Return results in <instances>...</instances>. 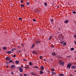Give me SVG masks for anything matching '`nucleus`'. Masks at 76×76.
<instances>
[{"label": "nucleus", "instance_id": "obj_41", "mask_svg": "<svg viewBox=\"0 0 76 76\" xmlns=\"http://www.w3.org/2000/svg\"><path fill=\"white\" fill-rule=\"evenodd\" d=\"M11 75H13V72H11Z\"/></svg>", "mask_w": 76, "mask_h": 76}, {"label": "nucleus", "instance_id": "obj_6", "mask_svg": "<svg viewBox=\"0 0 76 76\" xmlns=\"http://www.w3.org/2000/svg\"><path fill=\"white\" fill-rule=\"evenodd\" d=\"M69 22V20H67L64 22V23H67Z\"/></svg>", "mask_w": 76, "mask_h": 76}, {"label": "nucleus", "instance_id": "obj_40", "mask_svg": "<svg viewBox=\"0 0 76 76\" xmlns=\"http://www.w3.org/2000/svg\"><path fill=\"white\" fill-rule=\"evenodd\" d=\"M23 75L24 76H27V75L26 74H23Z\"/></svg>", "mask_w": 76, "mask_h": 76}, {"label": "nucleus", "instance_id": "obj_30", "mask_svg": "<svg viewBox=\"0 0 76 76\" xmlns=\"http://www.w3.org/2000/svg\"><path fill=\"white\" fill-rule=\"evenodd\" d=\"M57 57H58V58H61V57H60V56H57Z\"/></svg>", "mask_w": 76, "mask_h": 76}, {"label": "nucleus", "instance_id": "obj_44", "mask_svg": "<svg viewBox=\"0 0 76 76\" xmlns=\"http://www.w3.org/2000/svg\"><path fill=\"white\" fill-rule=\"evenodd\" d=\"M13 57H16V55H13Z\"/></svg>", "mask_w": 76, "mask_h": 76}, {"label": "nucleus", "instance_id": "obj_12", "mask_svg": "<svg viewBox=\"0 0 76 76\" xmlns=\"http://www.w3.org/2000/svg\"><path fill=\"white\" fill-rule=\"evenodd\" d=\"M39 73H40V74H43V73H44V72H43V71H40L39 72Z\"/></svg>", "mask_w": 76, "mask_h": 76}, {"label": "nucleus", "instance_id": "obj_1", "mask_svg": "<svg viewBox=\"0 0 76 76\" xmlns=\"http://www.w3.org/2000/svg\"><path fill=\"white\" fill-rule=\"evenodd\" d=\"M71 66H72V64L70 63H68L67 65V68H68V69H69L71 67Z\"/></svg>", "mask_w": 76, "mask_h": 76}, {"label": "nucleus", "instance_id": "obj_52", "mask_svg": "<svg viewBox=\"0 0 76 76\" xmlns=\"http://www.w3.org/2000/svg\"><path fill=\"white\" fill-rule=\"evenodd\" d=\"M44 61H46L47 60L45 59H44Z\"/></svg>", "mask_w": 76, "mask_h": 76}, {"label": "nucleus", "instance_id": "obj_34", "mask_svg": "<svg viewBox=\"0 0 76 76\" xmlns=\"http://www.w3.org/2000/svg\"><path fill=\"white\" fill-rule=\"evenodd\" d=\"M20 2H21V3H23V1H22V0H21Z\"/></svg>", "mask_w": 76, "mask_h": 76}, {"label": "nucleus", "instance_id": "obj_14", "mask_svg": "<svg viewBox=\"0 0 76 76\" xmlns=\"http://www.w3.org/2000/svg\"><path fill=\"white\" fill-rule=\"evenodd\" d=\"M7 54H11V53H12V52L10 51H7Z\"/></svg>", "mask_w": 76, "mask_h": 76}, {"label": "nucleus", "instance_id": "obj_60", "mask_svg": "<svg viewBox=\"0 0 76 76\" xmlns=\"http://www.w3.org/2000/svg\"><path fill=\"white\" fill-rule=\"evenodd\" d=\"M7 68H8V67H9V66H7Z\"/></svg>", "mask_w": 76, "mask_h": 76}, {"label": "nucleus", "instance_id": "obj_46", "mask_svg": "<svg viewBox=\"0 0 76 76\" xmlns=\"http://www.w3.org/2000/svg\"><path fill=\"white\" fill-rule=\"evenodd\" d=\"M60 44H63V42H60Z\"/></svg>", "mask_w": 76, "mask_h": 76}, {"label": "nucleus", "instance_id": "obj_38", "mask_svg": "<svg viewBox=\"0 0 76 76\" xmlns=\"http://www.w3.org/2000/svg\"><path fill=\"white\" fill-rule=\"evenodd\" d=\"M74 37L75 38H76V35H74Z\"/></svg>", "mask_w": 76, "mask_h": 76}, {"label": "nucleus", "instance_id": "obj_20", "mask_svg": "<svg viewBox=\"0 0 76 76\" xmlns=\"http://www.w3.org/2000/svg\"><path fill=\"white\" fill-rule=\"evenodd\" d=\"M59 75L60 76H64V74L60 73L59 74Z\"/></svg>", "mask_w": 76, "mask_h": 76}, {"label": "nucleus", "instance_id": "obj_28", "mask_svg": "<svg viewBox=\"0 0 76 76\" xmlns=\"http://www.w3.org/2000/svg\"><path fill=\"white\" fill-rule=\"evenodd\" d=\"M51 71H54L55 70H54V68H52V69H51Z\"/></svg>", "mask_w": 76, "mask_h": 76}, {"label": "nucleus", "instance_id": "obj_55", "mask_svg": "<svg viewBox=\"0 0 76 76\" xmlns=\"http://www.w3.org/2000/svg\"><path fill=\"white\" fill-rule=\"evenodd\" d=\"M21 46H22V47H23V46H24L23 44H22Z\"/></svg>", "mask_w": 76, "mask_h": 76}, {"label": "nucleus", "instance_id": "obj_3", "mask_svg": "<svg viewBox=\"0 0 76 76\" xmlns=\"http://www.w3.org/2000/svg\"><path fill=\"white\" fill-rule=\"evenodd\" d=\"M18 69L19 70L20 72H23V69L21 68V67H19Z\"/></svg>", "mask_w": 76, "mask_h": 76}, {"label": "nucleus", "instance_id": "obj_57", "mask_svg": "<svg viewBox=\"0 0 76 76\" xmlns=\"http://www.w3.org/2000/svg\"><path fill=\"white\" fill-rule=\"evenodd\" d=\"M21 67H23V66L21 65Z\"/></svg>", "mask_w": 76, "mask_h": 76}, {"label": "nucleus", "instance_id": "obj_25", "mask_svg": "<svg viewBox=\"0 0 76 76\" xmlns=\"http://www.w3.org/2000/svg\"><path fill=\"white\" fill-rule=\"evenodd\" d=\"M29 64L30 65V66H32V63H31V62H29Z\"/></svg>", "mask_w": 76, "mask_h": 76}, {"label": "nucleus", "instance_id": "obj_45", "mask_svg": "<svg viewBox=\"0 0 76 76\" xmlns=\"http://www.w3.org/2000/svg\"><path fill=\"white\" fill-rule=\"evenodd\" d=\"M51 47H52V48H54V45H52L51 46Z\"/></svg>", "mask_w": 76, "mask_h": 76}, {"label": "nucleus", "instance_id": "obj_19", "mask_svg": "<svg viewBox=\"0 0 76 76\" xmlns=\"http://www.w3.org/2000/svg\"><path fill=\"white\" fill-rule=\"evenodd\" d=\"M21 7H25V5L23 4H21L20 5Z\"/></svg>", "mask_w": 76, "mask_h": 76}, {"label": "nucleus", "instance_id": "obj_47", "mask_svg": "<svg viewBox=\"0 0 76 76\" xmlns=\"http://www.w3.org/2000/svg\"><path fill=\"white\" fill-rule=\"evenodd\" d=\"M6 64L7 65L9 64V63H8V62H7L6 63Z\"/></svg>", "mask_w": 76, "mask_h": 76}, {"label": "nucleus", "instance_id": "obj_62", "mask_svg": "<svg viewBox=\"0 0 76 76\" xmlns=\"http://www.w3.org/2000/svg\"><path fill=\"white\" fill-rule=\"evenodd\" d=\"M74 71H75V72H76V70H75Z\"/></svg>", "mask_w": 76, "mask_h": 76}, {"label": "nucleus", "instance_id": "obj_22", "mask_svg": "<svg viewBox=\"0 0 76 76\" xmlns=\"http://www.w3.org/2000/svg\"><path fill=\"white\" fill-rule=\"evenodd\" d=\"M2 48L4 50H6L7 49V48H6V47H3Z\"/></svg>", "mask_w": 76, "mask_h": 76}, {"label": "nucleus", "instance_id": "obj_8", "mask_svg": "<svg viewBox=\"0 0 76 76\" xmlns=\"http://www.w3.org/2000/svg\"><path fill=\"white\" fill-rule=\"evenodd\" d=\"M72 69H76V67L74 66H72L71 67Z\"/></svg>", "mask_w": 76, "mask_h": 76}, {"label": "nucleus", "instance_id": "obj_51", "mask_svg": "<svg viewBox=\"0 0 76 76\" xmlns=\"http://www.w3.org/2000/svg\"><path fill=\"white\" fill-rule=\"evenodd\" d=\"M65 42V41H64V40L62 41V42H63V43H64V42Z\"/></svg>", "mask_w": 76, "mask_h": 76}, {"label": "nucleus", "instance_id": "obj_61", "mask_svg": "<svg viewBox=\"0 0 76 76\" xmlns=\"http://www.w3.org/2000/svg\"><path fill=\"white\" fill-rule=\"evenodd\" d=\"M1 19H0V22H1Z\"/></svg>", "mask_w": 76, "mask_h": 76}, {"label": "nucleus", "instance_id": "obj_56", "mask_svg": "<svg viewBox=\"0 0 76 76\" xmlns=\"http://www.w3.org/2000/svg\"><path fill=\"white\" fill-rule=\"evenodd\" d=\"M70 76H73V75L72 74L70 75Z\"/></svg>", "mask_w": 76, "mask_h": 76}, {"label": "nucleus", "instance_id": "obj_54", "mask_svg": "<svg viewBox=\"0 0 76 76\" xmlns=\"http://www.w3.org/2000/svg\"><path fill=\"white\" fill-rule=\"evenodd\" d=\"M50 60H51V61H53V59H50Z\"/></svg>", "mask_w": 76, "mask_h": 76}, {"label": "nucleus", "instance_id": "obj_36", "mask_svg": "<svg viewBox=\"0 0 76 76\" xmlns=\"http://www.w3.org/2000/svg\"><path fill=\"white\" fill-rule=\"evenodd\" d=\"M19 20H22V18H19Z\"/></svg>", "mask_w": 76, "mask_h": 76}, {"label": "nucleus", "instance_id": "obj_63", "mask_svg": "<svg viewBox=\"0 0 76 76\" xmlns=\"http://www.w3.org/2000/svg\"><path fill=\"white\" fill-rule=\"evenodd\" d=\"M75 52L76 53V50L75 51Z\"/></svg>", "mask_w": 76, "mask_h": 76}, {"label": "nucleus", "instance_id": "obj_11", "mask_svg": "<svg viewBox=\"0 0 76 76\" xmlns=\"http://www.w3.org/2000/svg\"><path fill=\"white\" fill-rule=\"evenodd\" d=\"M6 60H10V58L9 57H7L6 58Z\"/></svg>", "mask_w": 76, "mask_h": 76}, {"label": "nucleus", "instance_id": "obj_9", "mask_svg": "<svg viewBox=\"0 0 76 76\" xmlns=\"http://www.w3.org/2000/svg\"><path fill=\"white\" fill-rule=\"evenodd\" d=\"M50 21L52 23H53L54 22V20H53V19L50 18Z\"/></svg>", "mask_w": 76, "mask_h": 76}, {"label": "nucleus", "instance_id": "obj_13", "mask_svg": "<svg viewBox=\"0 0 76 76\" xmlns=\"http://www.w3.org/2000/svg\"><path fill=\"white\" fill-rule=\"evenodd\" d=\"M35 46V44L34 43L33 44L32 46L31 47V48H33Z\"/></svg>", "mask_w": 76, "mask_h": 76}, {"label": "nucleus", "instance_id": "obj_50", "mask_svg": "<svg viewBox=\"0 0 76 76\" xmlns=\"http://www.w3.org/2000/svg\"><path fill=\"white\" fill-rule=\"evenodd\" d=\"M19 52L20 53H21V51L19 50Z\"/></svg>", "mask_w": 76, "mask_h": 76}, {"label": "nucleus", "instance_id": "obj_37", "mask_svg": "<svg viewBox=\"0 0 76 76\" xmlns=\"http://www.w3.org/2000/svg\"><path fill=\"white\" fill-rule=\"evenodd\" d=\"M33 20L34 22H36V20H35V19H33Z\"/></svg>", "mask_w": 76, "mask_h": 76}, {"label": "nucleus", "instance_id": "obj_39", "mask_svg": "<svg viewBox=\"0 0 76 76\" xmlns=\"http://www.w3.org/2000/svg\"><path fill=\"white\" fill-rule=\"evenodd\" d=\"M63 44L64 45H66V42H65Z\"/></svg>", "mask_w": 76, "mask_h": 76}, {"label": "nucleus", "instance_id": "obj_24", "mask_svg": "<svg viewBox=\"0 0 76 76\" xmlns=\"http://www.w3.org/2000/svg\"><path fill=\"white\" fill-rule=\"evenodd\" d=\"M26 4L27 5H29V4H30L29 3V2H26Z\"/></svg>", "mask_w": 76, "mask_h": 76}, {"label": "nucleus", "instance_id": "obj_7", "mask_svg": "<svg viewBox=\"0 0 76 76\" xmlns=\"http://www.w3.org/2000/svg\"><path fill=\"white\" fill-rule=\"evenodd\" d=\"M15 64H18L19 63V61H15Z\"/></svg>", "mask_w": 76, "mask_h": 76}, {"label": "nucleus", "instance_id": "obj_26", "mask_svg": "<svg viewBox=\"0 0 76 76\" xmlns=\"http://www.w3.org/2000/svg\"><path fill=\"white\" fill-rule=\"evenodd\" d=\"M44 3L45 4V6H47V3L45 2Z\"/></svg>", "mask_w": 76, "mask_h": 76}, {"label": "nucleus", "instance_id": "obj_17", "mask_svg": "<svg viewBox=\"0 0 76 76\" xmlns=\"http://www.w3.org/2000/svg\"><path fill=\"white\" fill-rule=\"evenodd\" d=\"M74 50L75 48H72L70 49L71 51H73V50Z\"/></svg>", "mask_w": 76, "mask_h": 76}, {"label": "nucleus", "instance_id": "obj_10", "mask_svg": "<svg viewBox=\"0 0 76 76\" xmlns=\"http://www.w3.org/2000/svg\"><path fill=\"white\" fill-rule=\"evenodd\" d=\"M40 68H41V70H44V67L42 66H41Z\"/></svg>", "mask_w": 76, "mask_h": 76}, {"label": "nucleus", "instance_id": "obj_18", "mask_svg": "<svg viewBox=\"0 0 76 76\" xmlns=\"http://www.w3.org/2000/svg\"><path fill=\"white\" fill-rule=\"evenodd\" d=\"M52 56H55L56 55V53L53 52L52 53Z\"/></svg>", "mask_w": 76, "mask_h": 76}, {"label": "nucleus", "instance_id": "obj_32", "mask_svg": "<svg viewBox=\"0 0 76 76\" xmlns=\"http://www.w3.org/2000/svg\"><path fill=\"white\" fill-rule=\"evenodd\" d=\"M72 13H74V14H76V12L75 11L72 12Z\"/></svg>", "mask_w": 76, "mask_h": 76}, {"label": "nucleus", "instance_id": "obj_49", "mask_svg": "<svg viewBox=\"0 0 76 76\" xmlns=\"http://www.w3.org/2000/svg\"><path fill=\"white\" fill-rule=\"evenodd\" d=\"M14 50V49H11V51H13V50Z\"/></svg>", "mask_w": 76, "mask_h": 76}, {"label": "nucleus", "instance_id": "obj_64", "mask_svg": "<svg viewBox=\"0 0 76 76\" xmlns=\"http://www.w3.org/2000/svg\"><path fill=\"white\" fill-rule=\"evenodd\" d=\"M57 8H59V7L58 6Z\"/></svg>", "mask_w": 76, "mask_h": 76}, {"label": "nucleus", "instance_id": "obj_48", "mask_svg": "<svg viewBox=\"0 0 76 76\" xmlns=\"http://www.w3.org/2000/svg\"><path fill=\"white\" fill-rule=\"evenodd\" d=\"M74 43H75V45H76V41H74Z\"/></svg>", "mask_w": 76, "mask_h": 76}, {"label": "nucleus", "instance_id": "obj_43", "mask_svg": "<svg viewBox=\"0 0 76 76\" xmlns=\"http://www.w3.org/2000/svg\"><path fill=\"white\" fill-rule=\"evenodd\" d=\"M35 12H36V13H37V12H38L39 13V12L38 11H35Z\"/></svg>", "mask_w": 76, "mask_h": 76}, {"label": "nucleus", "instance_id": "obj_53", "mask_svg": "<svg viewBox=\"0 0 76 76\" xmlns=\"http://www.w3.org/2000/svg\"><path fill=\"white\" fill-rule=\"evenodd\" d=\"M20 76H23V75H21L20 74Z\"/></svg>", "mask_w": 76, "mask_h": 76}, {"label": "nucleus", "instance_id": "obj_15", "mask_svg": "<svg viewBox=\"0 0 76 76\" xmlns=\"http://www.w3.org/2000/svg\"><path fill=\"white\" fill-rule=\"evenodd\" d=\"M36 44H40V42L39 41L36 42H35Z\"/></svg>", "mask_w": 76, "mask_h": 76}, {"label": "nucleus", "instance_id": "obj_58", "mask_svg": "<svg viewBox=\"0 0 76 76\" xmlns=\"http://www.w3.org/2000/svg\"><path fill=\"white\" fill-rule=\"evenodd\" d=\"M5 34H7V32H4Z\"/></svg>", "mask_w": 76, "mask_h": 76}, {"label": "nucleus", "instance_id": "obj_23", "mask_svg": "<svg viewBox=\"0 0 76 76\" xmlns=\"http://www.w3.org/2000/svg\"><path fill=\"white\" fill-rule=\"evenodd\" d=\"M29 66L27 65V66H25V68H26V69H29Z\"/></svg>", "mask_w": 76, "mask_h": 76}, {"label": "nucleus", "instance_id": "obj_31", "mask_svg": "<svg viewBox=\"0 0 76 76\" xmlns=\"http://www.w3.org/2000/svg\"><path fill=\"white\" fill-rule=\"evenodd\" d=\"M33 53L34 54H37V53H36V52H35V51H33Z\"/></svg>", "mask_w": 76, "mask_h": 76}, {"label": "nucleus", "instance_id": "obj_16", "mask_svg": "<svg viewBox=\"0 0 76 76\" xmlns=\"http://www.w3.org/2000/svg\"><path fill=\"white\" fill-rule=\"evenodd\" d=\"M56 73L55 72H52V75H56Z\"/></svg>", "mask_w": 76, "mask_h": 76}, {"label": "nucleus", "instance_id": "obj_42", "mask_svg": "<svg viewBox=\"0 0 76 76\" xmlns=\"http://www.w3.org/2000/svg\"><path fill=\"white\" fill-rule=\"evenodd\" d=\"M23 60H24V61H27V60L25 59H23Z\"/></svg>", "mask_w": 76, "mask_h": 76}, {"label": "nucleus", "instance_id": "obj_21", "mask_svg": "<svg viewBox=\"0 0 76 76\" xmlns=\"http://www.w3.org/2000/svg\"><path fill=\"white\" fill-rule=\"evenodd\" d=\"M13 61L12 60H10V61H9V63H12V62H13Z\"/></svg>", "mask_w": 76, "mask_h": 76}, {"label": "nucleus", "instance_id": "obj_29", "mask_svg": "<svg viewBox=\"0 0 76 76\" xmlns=\"http://www.w3.org/2000/svg\"><path fill=\"white\" fill-rule=\"evenodd\" d=\"M68 58H70L71 57V56L69 55V56H66Z\"/></svg>", "mask_w": 76, "mask_h": 76}, {"label": "nucleus", "instance_id": "obj_59", "mask_svg": "<svg viewBox=\"0 0 76 76\" xmlns=\"http://www.w3.org/2000/svg\"><path fill=\"white\" fill-rule=\"evenodd\" d=\"M75 59H76V57H75Z\"/></svg>", "mask_w": 76, "mask_h": 76}, {"label": "nucleus", "instance_id": "obj_2", "mask_svg": "<svg viewBox=\"0 0 76 76\" xmlns=\"http://www.w3.org/2000/svg\"><path fill=\"white\" fill-rule=\"evenodd\" d=\"M59 62L60 63H59V64L60 65H61V66H64V63L63 62V61H61V60H59Z\"/></svg>", "mask_w": 76, "mask_h": 76}, {"label": "nucleus", "instance_id": "obj_27", "mask_svg": "<svg viewBox=\"0 0 76 76\" xmlns=\"http://www.w3.org/2000/svg\"><path fill=\"white\" fill-rule=\"evenodd\" d=\"M34 68H36V69H38V66H34Z\"/></svg>", "mask_w": 76, "mask_h": 76}, {"label": "nucleus", "instance_id": "obj_33", "mask_svg": "<svg viewBox=\"0 0 76 76\" xmlns=\"http://www.w3.org/2000/svg\"><path fill=\"white\" fill-rule=\"evenodd\" d=\"M52 38V36H50L49 37V39H51V38Z\"/></svg>", "mask_w": 76, "mask_h": 76}, {"label": "nucleus", "instance_id": "obj_4", "mask_svg": "<svg viewBox=\"0 0 76 76\" xmlns=\"http://www.w3.org/2000/svg\"><path fill=\"white\" fill-rule=\"evenodd\" d=\"M15 66L14 65H12L11 66V68H12V69H14L15 68Z\"/></svg>", "mask_w": 76, "mask_h": 76}, {"label": "nucleus", "instance_id": "obj_35", "mask_svg": "<svg viewBox=\"0 0 76 76\" xmlns=\"http://www.w3.org/2000/svg\"><path fill=\"white\" fill-rule=\"evenodd\" d=\"M40 59H42V56H40Z\"/></svg>", "mask_w": 76, "mask_h": 76}, {"label": "nucleus", "instance_id": "obj_5", "mask_svg": "<svg viewBox=\"0 0 76 76\" xmlns=\"http://www.w3.org/2000/svg\"><path fill=\"white\" fill-rule=\"evenodd\" d=\"M31 74L32 75H34V76H36V75H37V74H35V73L33 72L31 73Z\"/></svg>", "mask_w": 76, "mask_h": 76}]
</instances>
